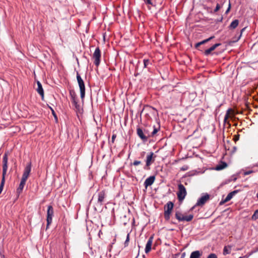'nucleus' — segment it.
<instances>
[{
	"instance_id": "nucleus-27",
	"label": "nucleus",
	"mask_w": 258,
	"mask_h": 258,
	"mask_svg": "<svg viewBox=\"0 0 258 258\" xmlns=\"http://www.w3.org/2000/svg\"><path fill=\"white\" fill-rule=\"evenodd\" d=\"M251 218L253 220H255L258 219V209L255 211L251 217Z\"/></svg>"
},
{
	"instance_id": "nucleus-18",
	"label": "nucleus",
	"mask_w": 258,
	"mask_h": 258,
	"mask_svg": "<svg viewBox=\"0 0 258 258\" xmlns=\"http://www.w3.org/2000/svg\"><path fill=\"white\" fill-rule=\"evenodd\" d=\"M238 24H239L238 20H237V19L234 20L230 24V25L229 26V28L230 29H235L238 26Z\"/></svg>"
},
{
	"instance_id": "nucleus-15",
	"label": "nucleus",
	"mask_w": 258,
	"mask_h": 258,
	"mask_svg": "<svg viewBox=\"0 0 258 258\" xmlns=\"http://www.w3.org/2000/svg\"><path fill=\"white\" fill-rule=\"evenodd\" d=\"M238 192V190H235L233 191L230 192L228 194L226 198L223 200L222 202L223 203H226L229 201L234 196H235Z\"/></svg>"
},
{
	"instance_id": "nucleus-17",
	"label": "nucleus",
	"mask_w": 258,
	"mask_h": 258,
	"mask_svg": "<svg viewBox=\"0 0 258 258\" xmlns=\"http://www.w3.org/2000/svg\"><path fill=\"white\" fill-rule=\"evenodd\" d=\"M26 180L21 179L20 183L19 184V186L18 188H17V192L19 194L21 193L24 187V185L26 184Z\"/></svg>"
},
{
	"instance_id": "nucleus-39",
	"label": "nucleus",
	"mask_w": 258,
	"mask_h": 258,
	"mask_svg": "<svg viewBox=\"0 0 258 258\" xmlns=\"http://www.w3.org/2000/svg\"><path fill=\"white\" fill-rule=\"evenodd\" d=\"M116 137V135L115 134H113L111 137V141L112 143H114V140Z\"/></svg>"
},
{
	"instance_id": "nucleus-16",
	"label": "nucleus",
	"mask_w": 258,
	"mask_h": 258,
	"mask_svg": "<svg viewBox=\"0 0 258 258\" xmlns=\"http://www.w3.org/2000/svg\"><path fill=\"white\" fill-rule=\"evenodd\" d=\"M37 92L40 95L42 98L43 99L44 98V91L42 86L40 82L38 81L37 83Z\"/></svg>"
},
{
	"instance_id": "nucleus-2",
	"label": "nucleus",
	"mask_w": 258,
	"mask_h": 258,
	"mask_svg": "<svg viewBox=\"0 0 258 258\" xmlns=\"http://www.w3.org/2000/svg\"><path fill=\"white\" fill-rule=\"evenodd\" d=\"M174 206V204L172 202H168L164 206V218L166 220H169L170 218V214L172 212Z\"/></svg>"
},
{
	"instance_id": "nucleus-30",
	"label": "nucleus",
	"mask_w": 258,
	"mask_h": 258,
	"mask_svg": "<svg viewBox=\"0 0 258 258\" xmlns=\"http://www.w3.org/2000/svg\"><path fill=\"white\" fill-rule=\"evenodd\" d=\"M144 132L145 135H146V136L148 137V139L150 137H152V136H151V133L149 132V131L148 130L145 129L144 130Z\"/></svg>"
},
{
	"instance_id": "nucleus-25",
	"label": "nucleus",
	"mask_w": 258,
	"mask_h": 258,
	"mask_svg": "<svg viewBox=\"0 0 258 258\" xmlns=\"http://www.w3.org/2000/svg\"><path fill=\"white\" fill-rule=\"evenodd\" d=\"M153 128L154 130L153 132L151 133V136H152V137H154L156 134V133L158 132V131L160 129V126H159L158 127H155V126H154Z\"/></svg>"
},
{
	"instance_id": "nucleus-42",
	"label": "nucleus",
	"mask_w": 258,
	"mask_h": 258,
	"mask_svg": "<svg viewBox=\"0 0 258 258\" xmlns=\"http://www.w3.org/2000/svg\"><path fill=\"white\" fill-rule=\"evenodd\" d=\"M230 8H231V5H230V3H229L228 8L226 11V14H227L229 12Z\"/></svg>"
},
{
	"instance_id": "nucleus-13",
	"label": "nucleus",
	"mask_w": 258,
	"mask_h": 258,
	"mask_svg": "<svg viewBox=\"0 0 258 258\" xmlns=\"http://www.w3.org/2000/svg\"><path fill=\"white\" fill-rule=\"evenodd\" d=\"M153 236H151L149 238L148 241L146 245V247H145V251L146 253H148L149 251H150V250L151 249V246L152 245V243H153Z\"/></svg>"
},
{
	"instance_id": "nucleus-44",
	"label": "nucleus",
	"mask_w": 258,
	"mask_h": 258,
	"mask_svg": "<svg viewBox=\"0 0 258 258\" xmlns=\"http://www.w3.org/2000/svg\"><path fill=\"white\" fill-rule=\"evenodd\" d=\"M145 154V152H143L142 153V156H144V155Z\"/></svg>"
},
{
	"instance_id": "nucleus-22",
	"label": "nucleus",
	"mask_w": 258,
	"mask_h": 258,
	"mask_svg": "<svg viewBox=\"0 0 258 258\" xmlns=\"http://www.w3.org/2000/svg\"><path fill=\"white\" fill-rule=\"evenodd\" d=\"M227 166V164L225 162H223L222 164L218 165L216 166V169L217 170H220L222 169H223L225 167H226Z\"/></svg>"
},
{
	"instance_id": "nucleus-19",
	"label": "nucleus",
	"mask_w": 258,
	"mask_h": 258,
	"mask_svg": "<svg viewBox=\"0 0 258 258\" xmlns=\"http://www.w3.org/2000/svg\"><path fill=\"white\" fill-rule=\"evenodd\" d=\"M201 255L202 253L199 250L194 251L191 253L189 258H200Z\"/></svg>"
},
{
	"instance_id": "nucleus-36",
	"label": "nucleus",
	"mask_w": 258,
	"mask_h": 258,
	"mask_svg": "<svg viewBox=\"0 0 258 258\" xmlns=\"http://www.w3.org/2000/svg\"><path fill=\"white\" fill-rule=\"evenodd\" d=\"M50 108L51 109V110L52 111V113L53 115L54 116V117L55 118L56 120H57V116H56V113H55L54 110L51 107H50Z\"/></svg>"
},
{
	"instance_id": "nucleus-9",
	"label": "nucleus",
	"mask_w": 258,
	"mask_h": 258,
	"mask_svg": "<svg viewBox=\"0 0 258 258\" xmlns=\"http://www.w3.org/2000/svg\"><path fill=\"white\" fill-rule=\"evenodd\" d=\"M8 154L6 153L3 158V175L2 178L5 179V176L7 174V170H8Z\"/></svg>"
},
{
	"instance_id": "nucleus-4",
	"label": "nucleus",
	"mask_w": 258,
	"mask_h": 258,
	"mask_svg": "<svg viewBox=\"0 0 258 258\" xmlns=\"http://www.w3.org/2000/svg\"><path fill=\"white\" fill-rule=\"evenodd\" d=\"M187 194L186 189L184 185L181 183L178 185V191L177 192V196L178 199L179 201H182Z\"/></svg>"
},
{
	"instance_id": "nucleus-10",
	"label": "nucleus",
	"mask_w": 258,
	"mask_h": 258,
	"mask_svg": "<svg viewBox=\"0 0 258 258\" xmlns=\"http://www.w3.org/2000/svg\"><path fill=\"white\" fill-rule=\"evenodd\" d=\"M106 197V193L105 190H101L97 194V205L101 206L103 205L104 200Z\"/></svg>"
},
{
	"instance_id": "nucleus-34",
	"label": "nucleus",
	"mask_w": 258,
	"mask_h": 258,
	"mask_svg": "<svg viewBox=\"0 0 258 258\" xmlns=\"http://www.w3.org/2000/svg\"><path fill=\"white\" fill-rule=\"evenodd\" d=\"M207 258H217V256L215 253H211L208 256Z\"/></svg>"
},
{
	"instance_id": "nucleus-31",
	"label": "nucleus",
	"mask_w": 258,
	"mask_h": 258,
	"mask_svg": "<svg viewBox=\"0 0 258 258\" xmlns=\"http://www.w3.org/2000/svg\"><path fill=\"white\" fill-rule=\"evenodd\" d=\"M129 240H130V234L128 233L127 234V236H126V240L124 242V246H126L128 245V242H129Z\"/></svg>"
},
{
	"instance_id": "nucleus-11",
	"label": "nucleus",
	"mask_w": 258,
	"mask_h": 258,
	"mask_svg": "<svg viewBox=\"0 0 258 258\" xmlns=\"http://www.w3.org/2000/svg\"><path fill=\"white\" fill-rule=\"evenodd\" d=\"M31 170V163H29L24 169L22 179L27 181Z\"/></svg>"
},
{
	"instance_id": "nucleus-23",
	"label": "nucleus",
	"mask_w": 258,
	"mask_h": 258,
	"mask_svg": "<svg viewBox=\"0 0 258 258\" xmlns=\"http://www.w3.org/2000/svg\"><path fill=\"white\" fill-rule=\"evenodd\" d=\"M144 62V68H147L149 65H151L152 63L150 61V60L148 59H144L143 60Z\"/></svg>"
},
{
	"instance_id": "nucleus-38",
	"label": "nucleus",
	"mask_w": 258,
	"mask_h": 258,
	"mask_svg": "<svg viewBox=\"0 0 258 258\" xmlns=\"http://www.w3.org/2000/svg\"><path fill=\"white\" fill-rule=\"evenodd\" d=\"M252 254V252L248 253V254L242 256H240L239 258H248V257Z\"/></svg>"
},
{
	"instance_id": "nucleus-40",
	"label": "nucleus",
	"mask_w": 258,
	"mask_h": 258,
	"mask_svg": "<svg viewBox=\"0 0 258 258\" xmlns=\"http://www.w3.org/2000/svg\"><path fill=\"white\" fill-rule=\"evenodd\" d=\"M145 3L148 5H152V3L151 2V0H143Z\"/></svg>"
},
{
	"instance_id": "nucleus-29",
	"label": "nucleus",
	"mask_w": 258,
	"mask_h": 258,
	"mask_svg": "<svg viewBox=\"0 0 258 258\" xmlns=\"http://www.w3.org/2000/svg\"><path fill=\"white\" fill-rule=\"evenodd\" d=\"M220 45H221V43H216L209 48L212 51L214 50L217 47L219 46Z\"/></svg>"
},
{
	"instance_id": "nucleus-14",
	"label": "nucleus",
	"mask_w": 258,
	"mask_h": 258,
	"mask_svg": "<svg viewBox=\"0 0 258 258\" xmlns=\"http://www.w3.org/2000/svg\"><path fill=\"white\" fill-rule=\"evenodd\" d=\"M155 179V176H151L147 178L144 182V186L146 188L148 186L151 185L154 182Z\"/></svg>"
},
{
	"instance_id": "nucleus-41",
	"label": "nucleus",
	"mask_w": 258,
	"mask_h": 258,
	"mask_svg": "<svg viewBox=\"0 0 258 258\" xmlns=\"http://www.w3.org/2000/svg\"><path fill=\"white\" fill-rule=\"evenodd\" d=\"M253 172L252 170H249L244 172V175H248Z\"/></svg>"
},
{
	"instance_id": "nucleus-3",
	"label": "nucleus",
	"mask_w": 258,
	"mask_h": 258,
	"mask_svg": "<svg viewBox=\"0 0 258 258\" xmlns=\"http://www.w3.org/2000/svg\"><path fill=\"white\" fill-rule=\"evenodd\" d=\"M175 217L179 222H190L194 218V216L192 214H190L188 215H184L179 211H177L175 213Z\"/></svg>"
},
{
	"instance_id": "nucleus-37",
	"label": "nucleus",
	"mask_w": 258,
	"mask_h": 258,
	"mask_svg": "<svg viewBox=\"0 0 258 258\" xmlns=\"http://www.w3.org/2000/svg\"><path fill=\"white\" fill-rule=\"evenodd\" d=\"M220 9V6L219 4H217V5H216V7L214 10V12H218L219 9Z\"/></svg>"
},
{
	"instance_id": "nucleus-21",
	"label": "nucleus",
	"mask_w": 258,
	"mask_h": 258,
	"mask_svg": "<svg viewBox=\"0 0 258 258\" xmlns=\"http://www.w3.org/2000/svg\"><path fill=\"white\" fill-rule=\"evenodd\" d=\"M231 246L230 245L224 246L223 249V254L226 255L229 254L231 251Z\"/></svg>"
},
{
	"instance_id": "nucleus-35",
	"label": "nucleus",
	"mask_w": 258,
	"mask_h": 258,
	"mask_svg": "<svg viewBox=\"0 0 258 258\" xmlns=\"http://www.w3.org/2000/svg\"><path fill=\"white\" fill-rule=\"evenodd\" d=\"M141 163V162L140 161L135 160L134 161L133 164L134 166H137V165L140 164Z\"/></svg>"
},
{
	"instance_id": "nucleus-7",
	"label": "nucleus",
	"mask_w": 258,
	"mask_h": 258,
	"mask_svg": "<svg viewBox=\"0 0 258 258\" xmlns=\"http://www.w3.org/2000/svg\"><path fill=\"white\" fill-rule=\"evenodd\" d=\"M93 59L94 60V63L95 65L98 67L100 63L101 51L99 48H96L92 56Z\"/></svg>"
},
{
	"instance_id": "nucleus-26",
	"label": "nucleus",
	"mask_w": 258,
	"mask_h": 258,
	"mask_svg": "<svg viewBox=\"0 0 258 258\" xmlns=\"http://www.w3.org/2000/svg\"><path fill=\"white\" fill-rule=\"evenodd\" d=\"M70 95L71 96L72 101L73 100L76 99L77 98V96H76V93L73 90H71L70 91Z\"/></svg>"
},
{
	"instance_id": "nucleus-43",
	"label": "nucleus",
	"mask_w": 258,
	"mask_h": 258,
	"mask_svg": "<svg viewBox=\"0 0 258 258\" xmlns=\"http://www.w3.org/2000/svg\"><path fill=\"white\" fill-rule=\"evenodd\" d=\"M244 30V28H243L241 30V34H242V32L243 31V30ZM241 35V34H240V36Z\"/></svg>"
},
{
	"instance_id": "nucleus-6",
	"label": "nucleus",
	"mask_w": 258,
	"mask_h": 258,
	"mask_svg": "<svg viewBox=\"0 0 258 258\" xmlns=\"http://www.w3.org/2000/svg\"><path fill=\"white\" fill-rule=\"evenodd\" d=\"M210 199V195L207 193L203 194L201 197L198 199L196 205L191 209V210L196 206H203Z\"/></svg>"
},
{
	"instance_id": "nucleus-12",
	"label": "nucleus",
	"mask_w": 258,
	"mask_h": 258,
	"mask_svg": "<svg viewBox=\"0 0 258 258\" xmlns=\"http://www.w3.org/2000/svg\"><path fill=\"white\" fill-rule=\"evenodd\" d=\"M137 134L138 136L142 139L144 142H146L148 140V137L145 135L144 131L140 127H138L137 129Z\"/></svg>"
},
{
	"instance_id": "nucleus-1",
	"label": "nucleus",
	"mask_w": 258,
	"mask_h": 258,
	"mask_svg": "<svg viewBox=\"0 0 258 258\" xmlns=\"http://www.w3.org/2000/svg\"><path fill=\"white\" fill-rule=\"evenodd\" d=\"M77 80L80 90L81 98L83 100L85 96V86L84 81L78 72L77 73Z\"/></svg>"
},
{
	"instance_id": "nucleus-24",
	"label": "nucleus",
	"mask_w": 258,
	"mask_h": 258,
	"mask_svg": "<svg viewBox=\"0 0 258 258\" xmlns=\"http://www.w3.org/2000/svg\"><path fill=\"white\" fill-rule=\"evenodd\" d=\"M232 111V109H228L227 111H226V113L225 115V116H224V122H226L227 120L229 118V114L230 113V112Z\"/></svg>"
},
{
	"instance_id": "nucleus-32",
	"label": "nucleus",
	"mask_w": 258,
	"mask_h": 258,
	"mask_svg": "<svg viewBox=\"0 0 258 258\" xmlns=\"http://www.w3.org/2000/svg\"><path fill=\"white\" fill-rule=\"evenodd\" d=\"M72 101L73 104L75 105V107L76 108H77L79 107V105L78 104V101H77V98H76V99L73 100Z\"/></svg>"
},
{
	"instance_id": "nucleus-45",
	"label": "nucleus",
	"mask_w": 258,
	"mask_h": 258,
	"mask_svg": "<svg viewBox=\"0 0 258 258\" xmlns=\"http://www.w3.org/2000/svg\"><path fill=\"white\" fill-rule=\"evenodd\" d=\"M256 197H257V198L258 199V193L256 194Z\"/></svg>"
},
{
	"instance_id": "nucleus-8",
	"label": "nucleus",
	"mask_w": 258,
	"mask_h": 258,
	"mask_svg": "<svg viewBox=\"0 0 258 258\" xmlns=\"http://www.w3.org/2000/svg\"><path fill=\"white\" fill-rule=\"evenodd\" d=\"M53 213L54 212L52 206L51 205L48 206L47 211V228H48V226L52 223Z\"/></svg>"
},
{
	"instance_id": "nucleus-33",
	"label": "nucleus",
	"mask_w": 258,
	"mask_h": 258,
	"mask_svg": "<svg viewBox=\"0 0 258 258\" xmlns=\"http://www.w3.org/2000/svg\"><path fill=\"white\" fill-rule=\"evenodd\" d=\"M212 51L211 50V49H210V48L209 49H206L205 52H204V54L205 55H209L211 53Z\"/></svg>"
},
{
	"instance_id": "nucleus-20",
	"label": "nucleus",
	"mask_w": 258,
	"mask_h": 258,
	"mask_svg": "<svg viewBox=\"0 0 258 258\" xmlns=\"http://www.w3.org/2000/svg\"><path fill=\"white\" fill-rule=\"evenodd\" d=\"M214 36H212L210 37H209V38L208 39H206L205 40H204L201 42H199L198 43H197L196 44V47H199V46H200L202 44H205L208 42H209V41H210L211 39H213L214 38Z\"/></svg>"
},
{
	"instance_id": "nucleus-28",
	"label": "nucleus",
	"mask_w": 258,
	"mask_h": 258,
	"mask_svg": "<svg viewBox=\"0 0 258 258\" xmlns=\"http://www.w3.org/2000/svg\"><path fill=\"white\" fill-rule=\"evenodd\" d=\"M5 182V179H4V178H2L1 183V185H0V194H1V192H2V191L3 190Z\"/></svg>"
},
{
	"instance_id": "nucleus-5",
	"label": "nucleus",
	"mask_w": 258,
	"mask_h": 258,
	"mask_svg": "<svg viewBox=\"0 0 258 258\" xmlns=\"http://www.w3.org/2000/svg\"><path fill=\"white\" fill-rule=\"evenodd\" d=\"M156 156L154 153L151 152L149 153L146 156V165L144 167L145 170L150 169V166L155 161Z\"/></svg>"
}]
</instances>
